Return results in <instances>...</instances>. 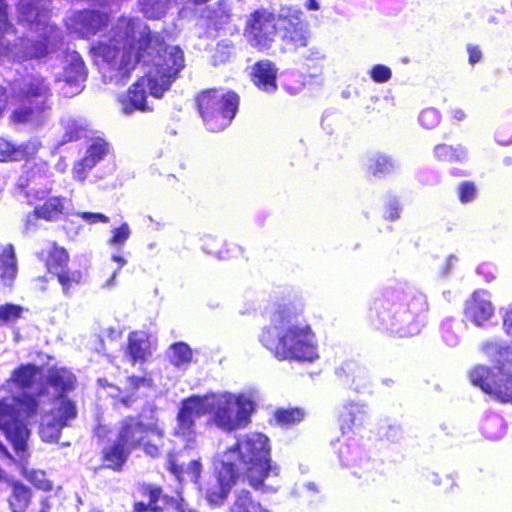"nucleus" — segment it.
<instances>
[{"instance_id":"f257e3e1","label":"nucleus","mask_w":512,"mask_h":512,"mask_svg":"<svg viewBox=\"0 0 512 512\" xmlns=\"http://www.w3.org/2000/svg\"><path fill=\"white\" fill-rule=\"evenodd\" d=\"M90 50L96 61L105 65L103 77L109 82L124 84L137 63L149 67L144 77L126 93L118 95L120 110L125 115L148 110L147 89L151 96L160 98L184 67L182 50L178 46H166L159 34H151L135 18H119Z\"/></svg>"},{"instance_id":"f03ea898","label":"nucleus","mask_w":512,"mask_h":512,"mask_svg":"<svg viewBox=\"0 0 512 512\" xmlns=\"http://www.w3.org/2000/svg\"><path fill=\"white\" fill-rule=\"evenodd\" d=\"M39 374L37 366L21 365L1 386V391L6 392L8 396L0 398V430L12 443L20 459L26 458L27 441L30 436L29 425L35 422L40 405L38 391L31 394L26 389L32 387ZM0 458L12 459L1 442ZM2 478L3 471L0 469V480Z\"/></svg>"},{"instance_id":"7ed1b4c3","label":"nucleus","mask_w":512,"mask_h":512,"mask_svg":"<svg viewBox=\"0 0 512 512\" xmlns=\"http://www.w3.org/2000/svg\"><path fill=\"white\" fill-rule=\"evenodd\" d=\"M253 402L244 394L230 392L208 393L191 396L182 401L177 415L175 435L187 441L195 438V419L207 416V425L230 433L245 428L250 423Z\"/></svg>"},{"instance_id":"20e7f679","label":"nucleus","mask_w":512,"mask_h":512,"mask_svg":"<svg viewBox=\"0 0 512 512\" xmlns=\"http://www.w3.org/2000/svg\"><path fill=\"white\" fill-rule=\"evenodd\" d=\"M259 340L280 360L312 363L319 358L317 339L302 318L301 311L290 305L279 306L263 328Z\"/></svg>"},{"instance_id":"39448f33","label":"nucleus","mask_w":512,"mask_h":512,"mask_svg":"<svg viewBox=\"0 0 512 512\" xmlns=\"http://www.w3.org/2000/svg\"><path fill=\"white\" fill-rule=\"evenodd\" d=\"M237 476L245 473L249 484L262 492H276L277 487L266 483L279 475V466L270 459V444L266 435L257 432L237 437L236 443L216 458Z\"/></svg>"},{"instance_id":"423d86ee","label":"nucleus","mask_w":512,"mask_h":512,"mask_svg":"<svg viewBox=\"0 0 512 512\" xmlns=\"http://www.w3.org/2000/svg\"><path fill=\"white\" fill-rule=\"evenodd\" d=\"M427 309L426 296L413 286L386 290L373 307L379 326L400 337L420 332L421 316Z\"/></svg>"},{"instance_id":"0eeeda50","label":"nucleus","mask_w":512,"mask_h":512,"mask_svg":"<svg viewBox=\"0 0 512 512\" xmlns=\"http://www.w3.org/2000/svg\"><path fill=\"white\" fill-rule=\"evenodd\" d=\"M50 83L41 75H28L15 83L12 99L15 106L9 120L31 131L44 127L52 115Z\"/></svg>"},{"instance_id":"6e6552de","label":"nucleus","mask_w":512,"mask_h":512,"mask_svg":"<svg viewBox=\"0 0 512 512\" xmlns=\"http://www.w3.org/2000/svg\"><path fill=\"white\" fill-rule=\"evenodd\" d=\"M164 427L160 423L156 409L150 407L134 418H125L119 426L117 438L131 450L140 445L144 452L157 457L163 446Z\"/></svg>"},{"instance_id":"1a4fd4ad","label":"nucleus","mask_w":512,"mask_h":512,"mask_svg":"<svg viewBox=\"0 0 512 512\" xmlns=\"http://www.w3.org/2000/svg\"><path fill=\"white\" fill-rule=\"evenodd\" d=\"M197 101L205 126L212 132H218L228 127L239 106V97L232 91H205Z\"/></svg>"},{"instance_id":"9d476101","label":"nucleus","mask_w":512,"mask_h":512,"mask_svg":"<svg viewBox=\"0 0 512 512\" xmlns=\"http://www.w3.org/2000/svg\"><path fill=\"white\" fill-rule=\"evenodd\" d=\"M77 379L66 367L54 366L47 370L38 389L39 403L64 406L75 405L68 395L76 388Z\"/></svg>"},{"instance_id":"9b49d317","label":"nucleus","mask_w":512,"mask_h":512,"mask_svg":"<svg viewBox=\"0 0 512 512\" xmlns=\"http://www.w3.org/2000/svg\"><path fill=\"white\" fill-rule=\"evenodd\" d=\"M285 10L278 15L262 8L254 11L246 22L244 35L248 43L259 49H268L280 32Z\"/></svg>"},{"instance_id":"f8f14e48","label":"nucleus","mask_w":512,"mask_h":512,"mask_svg":"<svg viewBox=\"0 0 512 512\" xmlns=\"http://www.w3.org/2000/svg\"><path fill=\"white\" fill-rule=\"evenodd\" d=\"M471 383L503 403H512V374L500 369L476 366L469 374Z\"/></svg>"},{"instance_id":"ddd939ff","label":"nucleus","mask_w":512,"mask_h":512,"mask_svg":"<svg viewBox=\"0 0 512 512\" xmlns=\"http://www.w3.org/2000/svg\"><path fill=\"white\" fill-rule=\"evenodd\" d=\"M40 414L39 435L44 442H57L61 430L69 425L77 416L76 405L64 406L40 403L37 415Z\"/></svg>"},{"instance_id":"4468645a","label":"nucleus","mask_w":512,"mask_h":512,"mask_svg":"<svg viewBox=\"0 0 512 512\" xmlns=\"http://www.w3.org/2000/svg\"><path fill=\"white\" fill-rule=\"evenodd\" d=\"M62 71L55 74V81L62 82L63 95L72 97L83 89L87 78V70L80 54L76 51H67L62 61Z\"/></svg>"},{"instance_id":"2eb2a0df","label":"nucleus","mask_w":512,"mask_h":512,"mask_svg":"<svg viewBox=\"0 0 512 512\" xmlns=\"http://www.w3.org/2000/svg\"><path fill=\"white\" fill-rule=\"evenodd\" d=\"M107 23L108 16L94 10L74 11L65 20L67 29L82 38L97 34Z\"/></svg>"},{"instance_id":"dca6fc26","label":"nucleus","mask_w":512,"mask_h":512,"mask_svg":"<svg viewBox=\"0 0 512 512\" xmlns=\"http://www.w3.org/2000/svg\"><path fill=\"white\" fill-rule=\"evenodd\" d=\"M25 173L27 174L26 180L21 177L19 179V187L21 189L27 188L25 191L28 202L33 204V200H42L50 192V187L47 186L51 173L45 162L40 163L36 167H30L29 164L25 165Z\"/></svg>"},{"instance_id":"f3484780","label":"nucleus","mask_w":512,"mask_h":512,"mask_svg":"<svg viewBox=\"0 0 512 512\" xmlns=\"http://www.w3.org/2000/svg\"><path fill=\"white\" fill-rule=\"evenodd\" d=\"M109 152L110 147L106 140L99 137L91 139L83 156L73 165V178L80 182L85 181L89 172L100 163Z\"/></svg>"},{"instance_id":"a211bd4d","label":"nucleus","mask_w":512,"mask_h":512,"mask_svg":"<svg viewBox=\"0 0 512 512\" xmlns=\"http://www.w3.org/2000/svg\"><path fill=\"white\" fill-rule=\"evenodd\" d=\"M301 15L302 13L298 10H287L280 28L283 41L293 45L296 49L306 48L309 38V32Z\"/></svg>"},{"instance_id":"6ab92c4d","label":"nucleus","mask_w":512,"mask_h":512,"mask_svg":"<svg viewBox=\"0 0 512 512\" xmlns=\"http://www.w3.org/2000/svg\"><path fill=\"white\" fill-rule=\"evenodd\" d=\"M465 316L476 326H483L495 313L491 294L486 290L475 291L466 301Z\"/></svg>"},{"instance_id":"aec40b11","label":"nucleus","mask_w":512,"mask_h":512,"mask_svg":"<svg viewBox=\"0 0 512 512\" xmlns=\"http://www.w3.org/2000/svg\"><path fill=\"white\" fill-rule=\"evenodd\" d=\"M214 467L217 475L216 481L211 487L205 489V497L210 505L218 506L223 504L227 498L237 475L217 459H215Z\"/></svg>"},{"instance_id":"412c9836","label":"nucleus","mask_w":512,"mask_h":512,"mask_svg":"<svg viewBox=\"0 0 512 512\" xmlns=\"http://www.w3.org/2000/svg\"><path fill=\"white\" fill-rule=\"evenodd\" d=\"M369 420V407L365 402L348 400L342 405L339 425L343 434L363 427Z\"/></svg>"},{"instance_id":"4be33fe9","label":"nucleus","mask_w":512,"mask_h":512,"mask_svg":"<svg viewBox=\"0 0 512 512\" xmlns=\"http://www.w3.org/2000/svg\"><path fill=\"white\" fill-rule=\"evenodd\" d=\"M336 375L352 390L367 393L371 388V380L366 368L354 362H346L336 369Z\"/></svg>"},{"instance_id":"5701e85b","label":"nucleus","mask_w":512,"mask_h":512,"mask_svg":"<svg viewBox=\"0 0 512 512\" xmlns=\"http://www.w3.org/2000/svg\"><path fill=\"white\" fill-rule=\"evenodd\" d=\"M66 199L63 197H50L43 205L35 206L32 213L26 216L25 226L30 230L36 225L35 221L44 219L47 221L56 220L64 213Z\"/></svg>"},{"instance_id":"b1692460","label":"nucleus","mask_w":512,"mask_h":512,"mask_svg":"<svg viewBox=\"0 0 512 512\" xmlns=\"http://www.w3.org/2000/svg\"><path fill=\"white\" fill-rule=\"evenodd\" d=\"M252 81L254 85L267 93H273L277 89V69L269 60H261L252 67Z\"/></svg>"},{"instance_id":"393cba45","label":"nucleus","mask_w":512,"mask_h":512,"mask_svg":"<svg viewBox=\"0 0 512 512\" xmlns=\"http://www.w3.org/2000/svg\"><path fill=\"white\" fill-rule=\"evenodd\" d=\"M151 355V343L149 336L143 331L131 332L128 336V343L125 349V357L135 364L143 362Z\"/></svg>"},{"instance_id":"a878e982","label":"nucleus","mask_w":512,"mask_h":512,"mask_svg":"<svg viewBox=\"0 0 512 512\" xmlns=\"http://www.w3.org/2000/svg\"><path fill=\"white\" fill-rule=\"evenodd\" d=\"M338 456L341 464L349 469L356 476H361L360 469H366L370 466L369 460L364 452L356 445H341L338 450Z\"/></svg>"},{"instance_id":"bb28decb","label":"nucleus","mask_w":512,"mask_h":512,"mask_svg":"<svg viewBox=\"0 0 512 512\" xmlns=\"http://www.w3.org/2000/svg\"><path fill=\"white\" fill-rule=\"evenodd\" d=\"M132 451L116 437L103 448V461L106 467L116 471L121 470Z\"/></svg>"},{"instance_id":"cd10ccee","label":"nucleus","mask_w":512,"mask_h":512,"mask_svg":"<svg viewBox=\"0 0 512 512\" xmlns=\"http://www.w3.org/2000/svg\"><path fill=\"white\" fill-rule=\"evenodd\" d=\"M399 167L397 160L381 152L371 154L366 163L367 172L374 177H384L395 172Z\"/></svg>"},{"instance_id":"c85d7f7f","label":"nucleus","mask_w":512,"mask_h":512,"mask_svg":"<svg viewBox=\"0 0 512 512\" xmlns=\"http://www.w3.org/2000/svg\"><path fill=\"white\" fill-rule=\"evenodd\" d=\"M201 463L198 460L190 461L186 467L179 465L175 457L168 455L167 468L179 480V482L191 481L197 483L201 473Z\"/></svg>"},{"instance_id":"c756f323","label":"nucleus","mask_w":512,"mask_h":512,"mask_svg":"<svg viewBox=\"0 0 512 512\" xmlns=\"http://www.w3.org/2000/svg\"><path fill=\"white\" fill-rule=\"evenodd\" d=\"M435 159L447 163H463L468 159V151L463 145L437 144L433 148Z\"/></svg>"},{"instance_id":"7c9ffc66","label":"nucleus","mask_w":512,"mask_h":512,"mask_svg":"<svg viewBox=\"0 0 512 512\" xmlns=\"http://www.w3.org/2000/svg\"><path fill=\"white\" fill-rule=\"evenodd\" d=\"M64 130L60 145L80 139L88 129V123L84 118L65 116L61 119Z\"/></svg>"},{"instance_id":"2f4dec72","label":"nucleus","mask_w":512,"mask_h":512,"mask_svg":"<svg viewBox=\"0 0 512 512\" xmlns=\"http://www.w3.org/2000/svg\"><path fill=\"white\" fill-rule=\"evenodd\" d=\"M481 350L499 364L512 363V343L504 344L498 340H489L482 344Z\"/></svg>"},{"instance_id":"473e14b6","label":"nucleus","mask_w":512,"mask_h":512,"mask_svg":"<svg viewBox=\"0 0 512 512\" xmlns=\"http://www.w3.org/2000/svg\"><path fill=\"white\" fill-rule=\"evenodd\" d=\"M17 274V264L14 248L7 245L0 255V279L3 285L10 286Z\"/></svg>"},{"instance_id":"72a5a7b5","label":"nucleus","mask_w":512,"mask_h":512,"mask_svg":"<svg viewBox=\"0 0 512 512\" xmlns=\"http://www.w3.org/2000/svg\"><path fill=\"white\" fill-rule=\"evenodd\" d=\"M166 355L169 362L178 369H186L192 360V350L184 342L172 344Z\"/></svg>"},{"instance_id":"f704fd0d","label":"nucleus","mask_w":512,"mask_h":512,"mask_svg":"<svg viewBox=\"0 0 512 512\" xmlns=\"http://www.w3.org/2000/svg\"><path fill=\"white\" fill-rule=\"evenodd\" d=\"M230 512H269L258 501H255L247 490L236 491L235 500Z\"/></svg>"},{"instance_id":"c9c22d12","label":"nucleus","mask_w":512,"mask_h":512,"mask_svg":"<svg viewBox=\"0 0 512 512\" xmlns=\"http://www.w3.org/2000/svg\"><path fill=\"white\" fill-rule=\"evenodd\" d=\"M481 431L490 440H498L505 434V423L497 414H487L482 421Z\"/></svg>"},{"instance_id":"e433bc0d","label":"nucleus","mask_w":512,"mask_h":512,"mask_svg":"<svg viewBox=\"0 0 512 512\" xmlns=\"http://www.w3.org/2000/svg\"><path fill=\"white\" fill-rule=\"evenodd\" d=\"M149 502L144 504L142 502L136 503L134 512H163V506L161 503H167V496L162 494V491L158 487H149L147 489Z\"/></svg>"},{"instance_id":"4c0bfd02","label":"nucleus","mask_w":512,"mask_h":512,"mask_svg":"<svg viewBox=\"0 0 512 512\" xmlns=\"http://www.w3.org/2000/svg\"><path fill=\"white\" fill-rule=\"evenodd\" d=\"M68 259V253L62 247L52 244L47 250L46 265L50 272L57 273L63 270L68 263Z\"/></svg>"},{"instance_id":"58836bf2","label":"nucleus","mask_w":512,"mask_h":512,"mask_svg":"<svg viewBox=\"0 0 512 512\" xmlns=\"http://www.w3.org/2000/svg\"><path fill=\"white\" fill-rule=\"evenodd\" d=\"M30 497V490L26 486L20 483L14 484L9 500L12 512H23L28 507Z\"/></svg>"},{"instance_id":"ea45409f","label":"nucleus","mask_w":512,"mask_h":512,"mask_svg":"<svg viewBox=\"0 0 512 512\" xmlns=\"http://www.w3.org/2000/svg\"><path fill=\"white\" fill-rule=\"evenodd\" d=\"M176 0H139L141 11L146 17L158 19L162 17L171 3Z\"/></svg>"},{"instance_id":"a19ab883","label":"nucleus","mask_w":512,"mask_h":512,"mask_svg":"<svg viewBox=\"0 0 512 512\" xmlns=\"http://www.w3.org/2000/svg\"><path fill=\"white\" fill-rule=\"evenodd\" d=\"M461 323L452 318H447L441 323V335L443 341L450 347H455L460 342L459 330Z\"/></svg>"},{"instance_id":"79ce46f5","label":"nucleus","mask_w":512,"mask_h":512,"mask_svg":"<svg viewBox=\"0 0 512 512\" xmlns=\"http://www.w3.org/2000/svg\"><path fill=\"white\" fill-rule=\"evenodd\" d=\"M305 418L304 410L300 408H290L277 410L275 419L282 426H291L300 423Z\"/></svg>"},{"instance_id":"37998d69","label":"nucleus","mask_w":512,"mask_h":512,"mask_svg":"<svg viewBox=\"0 0 512 512\" xmlns=\"http://www.w3.org/2000/svg\"><path fill=\"white\" fill-rule=\"evenodd\" d=\"M55 274L57 275L58 282L61 284L63 293L66 296H70L71 288L74 285L79 284L82 279L80 271L60 270Z\"/></svg>"},{"instance_id":"c03bdc74","label":"nucleus","mask_w":512,"mask_h":512,"mask_svg":"<svg viewBox=\"0 0 512 512\" xmlns=\"http://www.w3.org/2000/svg\"><path fill=\"white\" fill-rule=\"evenodd\" d=\"M131 228L127 222L111 230V237L107 240L110 247L122 248L131 236Z\"/></svg>"},{"instance_id":"a18cd8bd","label":"nucleus","mask_w":512,"mask_h":512,"mask_svg":"<svg viewBox=\"0 0 512 512\" xmlns=\"http://www.w3.org/2000/svg\"><path fill=\"white\" fill-rule=\"evenodd\" d=\"M224 244V241L213 235H204L202 237V249L208 254H212L220 259L228 257V250L219 249L218 246Z\"/></svg>"},{"instance_id":"49530a36","label":"nucleus","mask_w":512,"mask_h":512,"mask_svg":"<svg viewBox=\"0 0 512 512\" xmlns=\"http://www.w3.org/2000/svg\"><path fill=\"white\" fill-rule=\"evenodd\" d=\"M23 475L25 478L32 483L36 488L49 491L52 489L51 482L46 478V474L41 470H28L23 468Z\"/></svg>"},{"instance_id":"de8ad7c7","label":"nucleus","mask_w":512,"mask_h":512,"mask_svg":"<svg viewBox=\"0 0 512 512\" xmlns=\"http://www.w3.org/2000/svg\"><path fill=\"white\" fill-rule=\"evenodd\" d=\"M441 121V114L435 108H426L419 115L420 125L428 130L436 128Z\"/></svg>"},{"instance_id":"09e8293b","label":"nucleus","mask_w":512,"mask_h":512,"mask_svg":"<svg viewBox=\"0 0 512 512\" xmlns=\"http://www.w3.org/2000/svg\"><path fill=\"white\" fill-rule=\"evenodd\" d=\"M110 261L115 263L116 266L112 269V273L108 279L102 284V288L104 289H110L116 285V277L118 273L127 264V260L118 253L112 254Z\"/></svg>"},{"instance_id":"8fccbe9b","label":"nucleus","mask_w":512,"mask_h":512,"mask_svg":"<svg viewBox=\"0 0 512 512\" xmlns=\"http://www.w3.org/2000/svg\"><path fill=\"white\" fill-rule=\"evenodd\" d=\"M457 192L460 202L466 204L476 198L477 188L473 182L463 181L458 185Z\"/></svg>"},{"instance_id":"3c124183","label":"nucleus","mask_w":512,"mask_h":512,"mask_svg":"<svg viewBox=\"0 0 512 512\" xmlns=\"http://www.w3.org/2000/svg\"><path fill=\"white\" fill-rule=\"evenodd\" d=\"M19 151L10 141L0 138V162L19 161Z\"/></svg>"},{"instance_id":"603ef678","label":"nucleus","mask_w":512,"mask_h":512,"mask_svg":"<svg viewBox=\"0 0 512 512\" xmlns=\"http://www.w3.org/2000/svg\"><path fill=\"white\" fill-rule=\"evenodd\" d=\"M40 147L41 141L38 137H33L26 141L25 143L16 146V151H19L20 154L19 160L35 155Z\"/></svg>"},{"instance_id":"864d4df0","label":"nucleus","mask_w":512,"mask_h":512,"mask_svg":"<svg viewBox=\"0 0 512 512\" xmlns=\"http://www.w3.org/2000/svg\"><path fill=\"white\" fill-rule=\"evenodd\" d=\"M213 13L214 24L215 26L220 27L229 21L231 15V5L226 1H220Z\"/></svg>"},{"instance_id":"5fc2aeb1","label":"nucleus","mask_w":512,"mask_h":512,"mask_svg":"<svg viewBox=\"0 0 512 512\" xmlns=\"http://www.w3.org/2000/svg\"><path fill=\"white\" fill-rule=\"evenodd\" d=\"M369 75L376 83H386L391 79L392 71L386 65L377 64L370 69Z\"/></svg>"},{"instance_id":"6e6d98bb","label":"nucleus","mask_w":512,"mask_h":512,"mask_svg":"<svg viewBox=\"0 0 512 512\" xmlns=\"http://www.w3.org/2000/svg\"><path fill=\"white\" fill-rule=\"evenodd\" d=\"M76 215L90 225L98 223L107 224L109 222L108 216L98 212H78Z\"/></svg>"},{"instance_id":"4d7b16f0","label":"nucleus","mask_w":512,"mask_h":512,"mask_svg":"<svg viewBox=\"0 0 512 512\" xmlns=\"http://www.w3.org/2000/svg\"><path fill=\"white\" fill-rule=\"evenodd\" d=\"M496 141L501 145L512 143V124H505L499 127L495 134Z\"/></svg>"},{"instance_id":"13d9d810","label":"nucleus","mask_w":512,"mask_h":512,"mask_svg":"<svg viewBox=\"0 0 512 512\" xmlns=\"http://www.w3.org/2000/svg\"><path fill=\"white\" fill-rule=\"evenodd\" d=\"M21 308L16 305L6 304L0 306V320L12 321L20 316Z\"/></svg>"},{"instance_id":"bf43d9fd","label":"nucleus","mask_w":512,"mask_h":512,"mask_svg":"<svg viewBox=\"0 0 512 512\" xmlns=\"http://www.w3.org/2000/svg\"><path fill=\"white\" fill-rule=\"evenodd\" d=\"M401 210L400 201L396 198H392L386 205L385 218L391 221L397 220L400 218Z\"/></svg>"},{"instance_id":"052dcab7","label":"nucleus","mask_w":512,"mask_h":512,"mask_svg":"<svg viewBox=\"0 0 512 512\" xmlns=\"http://www.w3.org/2000/svg\"><path fill=\"white\" fill-rule=\"evenodd\" d=\"M301 56L307 61L322 60L324 58L323 52L316 46L304 49Z\"/></svg>"},{"instance_id":"680f3d73","label":"nucleus","mask_w":512,"mask_h":512,"mask_svg":"<svg viewBox=\"0 0 512 512\" xmlns=\"http://www.w3.org/2000/svg\"><path fill=\"white\" fill-rule=\"evenodd\" d=\"M468 61L469 64L475 65L482 59V51L479 46L468 44L467 45Z\"/></svg>"},{"instance_id":"e2e57ef3","label":"nucleus","mask_w":512,"mask_h":512,"mask_svg":"<svg viewBox=\"0 0 512 512\" xmlns=\"http://www.w3.org/2000/svg\"><path fill=\"white\" fill-rule=\"evenodd\" d=\"M167 503H161L164 506L171 505L174 506L176 512H199L193 509L188 508L187 504L181 498L179 501L174 500L172 498L167 497Z\"/></svg>"},{"instance_id":"0e129e2a","label":"nucleus","mask_w":512,"mask_h":512,"mask_svg":"<svg viewBox=\"0 0 512 512\" xmlns=\"http://www.w3.org/2000/svg\"><path fill=\"white\" fill-rule=\"evenodd\" d=\"M496 269L490 264H482L478 267V273L483 275L486 281L490 282L496 278Z\"/></svg>"},{"instance_id":"69168bd1","label":"nucleus","mask_w":512,"mask_h":512,"mask_svg":"<svg viewBox=\"0 0 512 512\" xmlns=\"http://www.w3.org/2000/svg\"><path fill=\"white\" fill-rule=\"evenodd\" d=\"M503 328L508 335L512 336V303L503 316Z\"/></svg>"},{"instance_id":"338daca9","label":"nucleus","mask_w":512,"mask_h":512,"mask_svg":"<svg viewBox=\"0 0 512 512\" xmlns=\"http://www.w3.org/2000/svg\"><path fill=\"white\" fill-rule=\"evenodd\" d=\"M401 435H402V430L399 426H390L386 433L387 439H389L391 441L399 440Z\"/></svg>"},{"instance_id":"774afa93","label":"nucleus","mask_w":512,"mask_h":512,"mask_svg":"<svg viewBox=\"0 0 512 512\" xmlns=\"http://www.w3.org/2000/svg\"><path fill=\"white\" fill-rule=\"evenodd\" d=\"M129 383L130 385L137 389L139 387H142V386H149L150 385V380L144 378V377H130L129 378Z\"/></svg>"}]
</instances>
